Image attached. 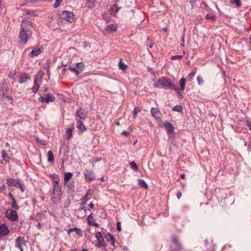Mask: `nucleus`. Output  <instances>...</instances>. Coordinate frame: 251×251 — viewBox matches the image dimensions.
I'll list each match as a JSON object with an SVG mask.
<instances>
[{
	"label": "nucleus",
	"instance_id": "nucleus-1",
	"mask_svg": "<svg viewBox=\"0 0 251 251\" xmlns=\"http://www.w3.org/2000/svg\"><path fill=\"white\" fill-rule=\"evenodd\" d=\"M32 23L27 20H24L19 33L20 42L25 44L31 35Z\"/></svg>",
	"mask_w": 251,
	"mask_h": 251
},
{
	"label": "nucleus",
	"instance_id": "nucleus-2",
	"mask_svg": "<svg viewBox=\"0 0 251 251\" xmlns=\"http://www.w3.org/2000/svg\"><path fill=\"white\" fill-rule=\"evenodd\" d=\"M153 87L158 88H164L165 89H172L179 93V88L173 84L169 79L166 77H162L157 80L153 84Z\"/></svg>",
	"mask_w": 251,
	"mask_h": 251
},
{
	"label": "nucleus",
	"instance_id": "nucleus-3",
	"mask_svg": "<svg viewBox=\"0 0 251 251\" xmlns=\"http://www.w3.org/2000/svg\"><path fill=\"white\" fill-rule=\"evenodd\" d=\"M44 75V73L42 71H39L38 72V73L34 77V86L31 88L32 92L34 93H36L40 85V83L42 80V78Z\"/></svg>",
	"mask_w": 251,
	"mask_h": 251
},
{
	"label": "nucleus",
	"instance_id": "nucleus-4",
	"mask_svg": "<svg viewBox=\"0 0 251 251\" xmlns=\"http://www.w3.org/2000/svg\"><path fill=\"white\" fill-rule=\"evenodd\" d=\"M84 64L83 63L80 62L77 63H75L72 66H70L68 69L73 72L76 74V75L80 74L84 68Z\"/></svg>",
	"mask_w": 251,
	"mask_h": 251
},
{
	"label": "nucleus",
	"instance_id": "nucleus-5",
	"mask_svg": "<svg viewBox=\"0 0 251 251\" xmlns=\"http://www.w3.org/2000/svg\"><path fill=\"white\" fill-rule=\"evenodd\" d=\"M62 19L65 20L69 23H73L75 21V16L73 12L65 10L61 14Z\"/></svg>",
	"mask_w": 251,
	"mask_h": 251
},
{
	"label": "nucleus",
	"instance_id": "nucleus-6",
	"mask_svg": "<svg viewBox=\"0 0 251 251\" xmlns=\"http://www.w3.org/2000/svg\"><path fill=\"white\" fill-rule=\"evenodd\" d=\"M6 217L10 221L15 222L18 218V215L16 210L12 209H8L5 212Z\"/></svg>",
	"mask_w": 251,
	"mask_h": 251
},
{
	"label": "nucleus",
	"instance_id": "nucleus-7",
	"mask_svg": "<svg viewBox=\"0 0 251 251\" xmlns=\"http://www.w3.org/2000/svg\"><path fill=\"white\" fill-rule=\"evenodd\" d=\"M172 251H180L183 250L182 245L176 237L172 238V245L171 247Z\"/></svg>",
	"mask_w": 251,
	"mask_h": 251
},
{
	"label": "nucleus",
	"instance_id": "nucleus-8",
	"mask_svg": "<svg viewBox=\"0 0 251 251\" xmlns=\"http://www.w3.org/2000/svg\"><path fill=\"white\" fill-rule=\"evenodd\" d=\"M124 0H119L116 3L114 4L109 10V12L111 15H115L120 9L122 8V4L125 3Z\"/></svg>",
	"mask_w": 251,
	"mask_h": 251
},
{
	"label": "nucleus",
	"instance_id": "nucleus-9",
	"mask_svg": "<svg viewBox=\"0 0 251 251\" xmlns=\"http://www.w3.org/2000/svg\"><path fill=\"white\" fill-rule=\"evenodd\" d=\"M27 241L25 240L24 237H20L16 240L15 246L19 248L21 251H23V249L25 246Z\"/></svg>",
	"mask_w": 251,
	"mask_h": 251
},
{
	"label": "nucleus",
	"instance_id": "nucleus-10",
	"mask_svg": "<svg viewBox=\"0 0 251 251\" xmlns=\"http://www.w3.org/2000/svg\"><path fill=\"white\" fill-rule=\"evenodd\" d=\"M53 196L51 198L54 200H59L61 198V191L60 186H53V190L52 193Z\"/></svg>",
	"mask_w": 251,
	"mask_h": 251
},
{
	"label": "nucleus",
	"instance_id": "nucleus-11",
	"mask_svg": "<svg viewBox=\"0 0 251 251\" xmlns=\"http://www.w3.org/2000/svg\"><path fill=\"white\" fill-rule=\"evenodd\" d=\"M84 176L85 179L88 182H91L95 179V176L94 172L88 169L85 171Z\"/></svg>",
	"mask_w": 251,
	"mask_h": 251
},
{
	"label": "nucleus",
	"instance_id": "nucleus-12",
	"mask_svg": "<svg viewBox=\"0 0 251 251\" xmlns=\"http://www.w3.org/2000/svg\"><path fill=\"white\" fill-rule=\"evenodd\" d=\"M39 100L42 102L49 103L50 102H53L55 100V98L51 94L47 95V97H44L40 96L39 98Z\"/></svg>",
	"mask_w": 251,
	"mask_h": 251
},
{
	"label": "nucleus",
	"instance_id": "nucleus-13",
	"mask_svg": "<svg viewBox=\"0 0 251 251\" xmlns=\"http://www.w3.org/2000/svg\"><path fill=\"white\" fill-rule=\"evenodd\" d=\"M9 232V230L5 224L0 225V238L5 236Z\"/></svg>",
	"mask_w": 251,
	"mask_h": 251
},
{
	"label": "nucleus",
	"instance_id": "nucleus-14",
	"mask_svg": "<svg viewBox=\"0 0 251 251\" xmlns=\"http://www.w3.org/2000/svg\"><path fill=\"white\" fill-rule=\"evenodd\" d=\"M76 116L81 120H84L86 118V113L84 109L80 108L76 112Z\"/></svg>",
	"mask_w": 251,
	"mask_h": 251
},
{
	"label": "nucleus",
	"instance_id": "nucleus-15",
	"mask_svg": "<svg viewBox=\"0 0 251 251\" xmlns=\"http://www.w3.org/2000/svg\"><path fill=\"white\" fill-rule=\"evenodd\" d=\"M73 176V173H65L64 177V185L68 186V183L69 181L72 178Z\"/></svg>",
	"mask_w": 251,
	"mask_h": 251
},
{
	"label": "nucleus",
	"instance_id": "nucleus-16",
	"mask_svg": "<svg viewBox=\"0 0 251 251\" xmlns=\"http://www.w3.org/2000/svg\"><path fill=\"white\" fill-rule=\"evenodd\" d=\"M76 127L82 132L86 130L83 122L81 120H77L76 123Z\"/></svg>",
	"mask_w": 251,
	"mask_h": 251
},
{
	"label": "nucleus",
	"instance_id": "nucleus-17",
	"mask_svg": "<svg viewBox=\"0 0 251 251\" xmlns=\"http://www.w3.org/2000/svg\"><path fill=\"white\" fill-rule=\"evenodd\" d=\"M41 52V49L40 48H35L32 50L30 52L29 56L30 57H33L35 56L39 55Z\"/></svg>",
	"mask_w": 251,
	"mask_h": 251
},
{
	"label": "nucleus",
	"instance_id": "nucleus-18",
	"mask_svg": "<svg viewBox=\"0 0 251 251\" xmlns=\"http://www.w3.org/2000/svg\"><path fill=\"white\" fill-rule=\"evenodd\" d=\"M87 219L88 223L89 225H91L98 227H99V225L95 222V221L93 220V216L92 213L88 216Z\"/></svg>",
	"mask_w": 251,
	"mask_h": 251
},
{
	"label": "nucleus",
	"instance_id": "nucleus-19",
	"mask_svg": "<svg viewBox=\"0 0 251 251\" xmlns=\"http://www.w3.org/2000/svg\"><path fill=\"white\" fill-rule=\"evenodd\" d=\"M105 238L106 240V241L108 242H109L111 245H114L115 239L111 234H107L105 236Z\"/></svg>",
	"mask_w": 251,
	"mask_h": 251
},
{
	"label": "nucleus",
	"instance_id": "nucleus-20",
	"mask_svg": "<svg viewBox=\"0 0 251 251\" xmlns=\"http://www.w3.org/2000/svg\"><path fill=\"white\" fill-rule=\"evenodd\" d=\"M0 88L2 95L5 96L7 94L8 90L7 85L4 82H3L0 85Z\"/></svg>",
	"mask_w": 251,
	"mask_h": 251
},
{
	"label": "nucleus",
	"instance_id": "nucleus-21",
	"mask_svg": "<svg viewBox=\"0 0 251 251\" xmlns=\"http://www.w3.org/2000/svg\"><path fill=\"white\" fill-rule=\"evenodd\" d=\"M29 78V75L27 74H24L22 75L19 78V82L20 83H23L26 82Z\"/></svg>",
	"mask_w": 251,
	"mask_h": 251
},
{
	"label": "nucleus",
	"instance_id": "nucleus-22",
	"mask_svg": "<svg viewBox=\"0 0 251 251\" xmlns=\"http://www.w3.org/2000/svg\"><path fill=\"white\" fill-rule=\"evenodd\" d=\"M74 129V125H72L70 127L67 129L66 134V138L68 140H70L71 138Z\"/></svg>",
	"mask_w": 251,
	"mask_h": 251
},
{
	"label": "nucleus",
	"instance_id": "nucleus-23",
	"mask_svg": "<svg viewBox=\"0 0 251 251\" xmlns=\"http://www.w3.org/2000/svg\"><path fill=\"white\" fill-rule=\"evenodd\" d=\"M73 231L74 232L75 231L76 232L77 234L80 237L82 236V235L81 230L80 228H76V227H74V228H70V229H69L68 230V233L69 234H70L71 232H72Z\"/></svg>",
	"mask_w": 251,
	"mask_h": 251
},
{
	"label": "nucleus",
	"instance_id": "nucleus-24",
	"mask_svg": "<svg viewBox=\"0 0 251 251\" xmlns=\"http://www.w3.org/2000/svg\"><path fill=\"white\" fill-rule=\"evenodd\" d=\"M164 125L167 129L168 132L172 133L174 131V127L171 123L165 122Z\"/></svg>",
	"mask_w": 251,
	"mask_h": 251
},
{
	"label": "nucleus",
	"instance_id": "nucleus-25",
	"mask_svg": "<svg viewBox=\"0 0 251 251\" xmlns=\"http://www.w3.org/2000/svg\"><path fill=\"white\" fill-rule=\"evenodd\" d=\"M179 85H180V89L179 88V91H183L185 89V78L182 77L179 80Z\"/></svg>",
	"mask_w": 251,
	"mask_h": 251
},
{
	"label": "nucleus",
	"instance_id": "nucleus-26",
	"mask_svg": "<svg viewBox=\"0 0 251 251\" xmlns=\"http://www.w3.org/2000/svg\"><path fill=\"white\" fill-rule=\"evenodd\" d=\"M97 0H87L86 3L88 8H93L96 4Z\"/></svg>",
	"mask_w": 251,
	"mask_h": 251
},
{
	"label": "nucleus",
	"instance_id": "nucleus-27",
	"mask_svg": "<svg viewBox=\"0 0 251 251\" xmlns=\"http://www.w3.org/2000/svg\"><path fill=\"white\" fill-rule=\"evenodd\" d=\"M17 184H18L21 192H23L25 191V185L22 183V181L20 179H18L16 181Z\"/></svg>",
	"mask_w": 251,
	"mask_h": 251
},
{
	"label": "nucleus",
	"instance_id": "nucleus-28",
	"mask_svg": "<svg viewBox=\"0 0 251 251\" xmlns=\"http://www.w3.org/2000/svg\"><path fill=\"white\" fill-rule=\"evenodd\" d=\"M1 156L2 157V159L6 161V162H8L9 161V160L10 159V157H9L5 151L3 150L1 151Z\"/></svg>",
	"mask_w": 251,
	"mask_h": 251
},
{
	"label": "nucleus",
	"instance_id": "nucleus-29",
	"mask_svg": "<svg viewBox=\"0 0 251 251\" xmlns=\"http://www.w3.org/2000/svg\"><path fill=\"white\" fill-rule=\"evenodd\" d=\"M48 160L50 162H53L54 161V155L51 151L48 152Z\"/></svg>",
	"mask_w": 251,
	"mask_h": 251
},
{
	"label": "nucleus",
	"instance_id": "nucleus-30",
	"mask_svg": "<svg viewBox=\"0 0 251 251\" xmlns=\"http://www.w3.org/2000/svg\"><path fill=\"white\" fill-rule=\"evenodd\" d=\"M7 184L9 186H16L15 180L12 178H8L6 180Z\"/></svg>",
	"mask_w": 251,
	"mask_h": 251
},
{
	"label": "nucleus",
	"instance_id": "nucleus-31",
	"mask_svg": "<svg viewBox=\"0 0 251 251\" xmlns=\"http://www.w3.org/2000/svg\"><path fill=\"white\" fill-rule=\"evenodd\" d=\"M151 113L154 117L156 118L159 115V111L155 108H151Z\"/></svg>",
	"mask_w": 251,
	"mask_h": 251
},
{
	"label": "nucleus",
	"instance_id": "nucleus-32",
	"mask_svg": "<svg viewBox=\"0 0 251 251\" xmlns=\"http://www.w3.org/2000/svg\"><path fill=\"white\" fill-rule=\"evenodd\" d=\"M11 207L14 210H17L19 208V206L17 204L16 200H12L11 204Z\"/></svg>",
	"mask_w": 251,
	"mask_h": 251
},
{
	"label": "nucleus",
	"instance_id": "nucleus-33",
	"mask_svg": "<svg viewBox=\"0 0 251 251\" xmlns=\"http://www.w3.org/2000/svg\"><path fill=\"white\" fill-rule=\"evenodd\" d=\"M119 66L120 69L122 70H126L127 67V66L123 62L122 59H120Z\"/></svg>",
	"mask_w": 251,
	"mask_h": 251
},
{
	"label": "nucleus",
	"instance_id": "nucleus-34",
	"mask_svg": "<svg viewBox=\"0 0 251 251\" xmlns=\"http://www.w3.org/2000/svg\"><path fill=\"white\" fill-rule=\"evenodd\" d=\"M95 237L97 238L98 241H104L103 236L100 232H97L96 233Z\"/></svg>",
	"mask_w": 251,
	"mask_h": 251
},
{
	"label": "nucleus",
	"instance_id": "nucleus-35",
	"mask_svg": "<svg viewBox=\"0 0 251 251\" xmlns=\"http://www.w3.org/2000/svg\"><path fill=\"white\" fill-rule=\"evenodd\" d=\"M139 184L140 186L144 188L145 189H147L148 187L147 184L144 180L142 179H139Z\"/></svg>",
	"mask_w": 251,
	"mask_h": 251
},
{
	"label": "nucleus",
	"instance_id": "nucleus-36",
	"mask_svg": "<svg viewBox=\"0 0 251 251\" xmlns=\"http://www.w3.org/2000/svg\"><path fill=\"white\" fill-rule=\"evenodd\" d=\"M107 29L111 31H115L117 29V27L113 24H110L107 25Z\"/></svg>",
	"mask_w": 251,
	"mask_h": 251
},
{
	"label": "nucleus",
	"instance_id": "nucleus-37",
	"mask_svg": "<svg viewBox=\"0 0 251 251\" xmlns=\"http://www.w3.org/2000/svg\"><path fill=\"white\" fill-rule=\"evenodd\" d=\"M185 31H186V28H185V27H184V29H183V34H182V36L181 37V43L180 45H181V47H184V46L185 32Z\"/></svg>",
	"mask_w": 251,
	"mask_h": 251
},
{
	"label": "nucleus",
	"instance_id": "nucleus-38",
	"mask_svg": "<svg viewBox=\"0 0 251 251\" xmlns=\"http://www.w3.org/2000/svg\"><path fill=\"white\" fill-rule=\"evenodd\" d=\"M230 2L232 4H235L237 7L241 5L240 0H230Z\"/></svg>",
	"mask_w": 251,
	"mask_h": 251
},
{
	"label": "nucleus",
	"instance_id": "nucleus-39",
	"mask_svg": "<svg viewBox=\"0 0 251 251\" xmlns=\"http://www.w3.org/2000/svg\"><path fill=\"white\" fill-rule=\"evenodd\" d=\"M173 110L178 112H181L182 111V108L180 105H176L173 108Z\"/></svg>",
	"mask_w": 251,
	"mask_h": 251
},
{
	"label": "nucleus",
	"instance_id": "nucleus-40",
	"mask_svg": "<svg viewBox=\"0 0 251 251\" xmlns=\"http://www.w3.org/2000/svg\"><path fill=\"white\" fill-rule=\"evenodd\" d=\"M140 111H141V109L139 107H136L134 108V109L133 111V117L134 119L136 118L137 114L138 112H140Z\"/></svg>",
	"mask_w": 251,
	"mask_h": 251
},
{
	"label": "nucleus",
	"instance_id": "nucleus-41",
	"mask_svg": "<svg viewBox=\"0 0 251 251\" xmlns=\"http://www.w3.org/2000/svg\"><path fill=\"white\" fill-rule=\"evenodd\" d=\"M197 81L199 85H202L204 83V80L201 76H197Z\"/></svg>",
	"mask_w": 251,
	"mask_h": 251
},
{
	"label": "nucleus",
	"instance_id": "nucleus-42",
	"mask_svg": "<svg viewBox=\"0 0 251 251\" xmlns=\"http://www.w3.org/2000/svg\"><path fill=\"white\" fill-rule=\"evenodd\" d=\"M105 243L104 241H98V243L96 244L95 246L98 248H100L104 246Z\"/></svg>",
	"mask_w": 251,
	"mask_h": 251
},
{
	"label": "nucleus",
	"instance_id": "nucleus-43",
	"mask_svg": "<svg viewBox=\"0 0 251 251\" xmlns=\"http://www.w3.org/2000/svg\"><path fill=\"white\" fill-rule=\"evenodd\" d=\"M130 165L131 167L133 169H134L135 170H138V166H137L136 163L134 161H132L130 163Z\"/></svg>",
	"mask_w": 251,
	"mask_h": 251
},
{
	"label": "nucleus",
	"instance_id": "nucleus-44",
	"mask_svg": "<svg viewBox=\"0 0 251 251\" xmlns=\"http://www.w3.org/2000/svg\"><path fill=\"white\" fill-rule=\"evenodd\" d=\"M101 159V157H100V158L99 157H93L92 159H90V161L92 163H94L97 162V161L100 160Z\"/></svg>",
	"mask_w": 251,
	"mask_h": 251
},
{
	"label": "nucleus",
	"instance_id": "nucleus-45",
	"mask_svg": "<svg viewBox=\"0 0 251 251\" xmlns=\"http://www.w3.org/2000/svg\"><path fill=\"white\" fill-rule=\"evenodd\" d=\"M36 141L41 145H46V141L44 140L40 139L39 137H37L36 138Z\"/></svg>",
	"mask_w": 251,
	"mask_h": 251
},
{
	"label": "nucleus",
	"instance_id": "nucleus-46",
	"mask_svg": "<svg viewBox=\"0 0 251 251\" xmlns=\"http://www.w3.org/2000/svg\"><path fill=\"white\" fill-rule=\"evenodd\" d=\"M59 180H60V179L58 177H57L56 178H54V185L53 186H60V185H59Z\"/></svg>",
	"mask_w": 251,
	"mask_h": 251
},
{
	"label": "nucleus",
	"instance_id": "nucleus-47",
	"mask_svg": "<svg viewBox=\"0 0 251 251\" xmlns=\"http://www.w3.org/2000/svg\"><path fill=\"white\" fill-rule=\"evenodd\" d=\"M62 0H56L55 3H54V7L55 8L58 7L62 2Z\"/></svg>",
	"mask_w": 251,
	"mask_h": 251
},
{
	"label": "nucleus",
	"instance_id": "nucleus-48",
	"mask_svg": "<svg viewBox=\"0 0 251 251\" xmlns=\"http://www.w3.org/2000/svg\"><path fill=\"white\" fill-rule=\"evenodd\" d=\"M182 57V55H175V56H172V57H171V59H172V60L180 59H181Z\"/></svg>",
	"mask_w": 251,
	"mask_h": 251
},
{
	"label": "nucleus",
	"instance_id": "nucleus-49",
	"mask_svg": "<svg viewBox=\"0 0 251 251\" xmlns=\"http://www.w3.org/2000/svg\"><path fill=\"white\" fill-rule=\"evenodd\" d=\"M153 43L150 41L149 39L148 38L147 42V45L149 48H151L153 47Z\"/></svg>",
	"mask_w": 251,
	"mask_h": 251
},
{
	"label": "nucleus",
	"instance_id": "nucleus-50",
	"mask_svg": "<svg viewBox=\"0 0 251 251\" xmlns=\"http://www.w3.org/2000/svg\"><path fill=\"white\" fill-rule=\"evenodd\" d=\"M195 74L196 71H193L188 75V77L190 80H191V78L194 76Z\"/></svg>",
	"mask_w": 251,
	"mask_h": 251
},
{
	"label": "nucleus",
	"instance_id": "nucleus-51",
	"mask_svg": "<svg viewBox=\"0 0 251 251\" xmlns=\"http://www.w3.org/2000/svg\"><path fill=\"white\" fill-rule=\"evenodd\" d=\"M117 229L118 231H119L120 232L121 231V230H122L121 223L120 222H118L117 223Z\"/></svg>",
	"mask_w": 251,
	"mask_h": 251
},
{
	"label": "nucleus",
	"instance_id": "nucleus-52",
	"mask_svg": "<svg viewBox=\"0 0 251 251\" xmlns=\"http://www.w3.org/2000/svg\"><path fill=\"white\" fill-rule=\"evenodd\" d=\"M246 124L247 126L250 128V130H251V122L249 120H247Z\"/></svg>",
	"mask_w": 251,
	"mask_h": 251
},
{
	"label": "nucleus",
	"instance_id": "nucleus-53",
	"mask_svg": "<svg viewBox=\"0 0 251 251\" xmlns=\"http://www.w3.org/2000/svg\"><path fill=\"white\" fill-rule=\"evenodd\" d=\"M122 134L124 136L127 137L129 134V133L127 131H124L122 132Z\"/></svg>",
	"mask_w": 251,
	"mask_h": 251
},
{
	"label": "nucleus",
	"instance_id": "nucleus-54",
	"mask_svg": "<svg viewBox=\"0 0 251 251\" xmlns=\"http://www.w3.org/2000/svg\"><path fill=\"white\" fill-rule=\"evenodd\" d=\"M206 18L207 19H212L213 20H214L215 19V18L213 16L211 17L210 16L208 15H207L206 16Z\"/></svg>",
	"mask_w": 251,
	"mask_h": 251
},
{
	"label": "nucleus",
	"instance_id": "nucleus-55",
	"mask_svg": "<svg viewBox=\"0 0 251 251\" xmlns=\"http://www.w3.org/2000/svg\"><path fill=\"white\" fill-rule=\"evenodd\" d=\"M9 196L10 198L12 199V200H15V199L14 198V197L12 196V195L11 193H9Z\"/></svg>",
	"mask_w": 251,
	"mask_h": 251
},
{
	"label": "nucleus",
	"instance_id": "nucleus-56",
	"mask_svg": "<svg viewBox=\"0 0 251 251\" xmlns=\"http://www.w3.org/2000/svg\"><path fill=\"white\" fill-rule=\"evenodd\" d=\"M176 197L178 199H179L181 197V194L180 193H178L176 195Z\"/></svg>",
	"mask_w": 251,
	"mask_h": 251
},
{
	"label": "nucleus",
	"instance_id": "nucleus-57",
	"mask_svg": "<svg viewBox=\"0 0 251 251\" xmlns=\"http://www.w3.org/2000/svg\"><path fill=\"white\" fill-rule=\"evenodd\" d=\"M89 206L91 208H94V204L93 203V202H91L89 204Z\"/></svg>",
	"mask_w": 251,
	"mask_h": 251
},
{
	"label": "nucleus",
	"instance_id": "nucleus-58",
	"mask_svg": "<svg viewBox=\"0 0 251 251\" xmlns=\"http://www.w3.org/2000/svg\"><path fill=\"white\" fill-rule=\"evenodd\" d=\"M6 98L9 100H12V98L11 96H6V95L4 96Z\"/></svg>",
	"mask_w": 251,
	"mask_h": 251
},
{
	"label": "nucleus",
	"instance_id": "nucleus-59",
	"mask_svg": "<svg viewBox=\"0 0 251 251\" xmlns=\"http://www.w3.org/2000/svg\"><path fill=\"white\" fill-rule=\"evenodd\" d=\"M185 176V175L184 174H181L180 176V177L181 178H184Z\"/></svg>",
	"mask_w": 251,
	"mask_h": 251
},
{
	"label": "nucleus",
	"instance_id": "nucleus-60",
	"mask_svg": "<svg viewBox=\"0 0 251 251\" xmlns=\"http://www.w3.org/2000/svg\"><path fill=\"white\" fill-rule=\"evenodd\" d=\"M83 199L84 200H86V201H87L88 199H87V195H85L84 197H83Z\"/></svg>",
	"mask_w": 251,
	"mask_h": 251
},
{
	"label": "nucleus",
	"instance_id": "nucleus-61",
	"mask_svg": "<svg viewBox=\"0 0 251 251\" xmlns=\"http://www.w3.org/2000/svg\"><path fill=\"white\" fill-rule=\"evenodd\" d=\"M100 180H101V181H104V177H101V178H100Z\"/></svg>",
	"mask_w": 251,
	"mask_h": 251
},
{
	"label": "nucleus",
	"instance_id": "nucleus-62",
	"mask_svg": "<svg viewBox=\"0 0 251 251\" xmlns=\"http://www.w3.org/2000/svg\"><path fill=\"white\" fill-rule=\"evenodd\" d=\"M82 251H88L86 249H83Z\"/></svg>",
	"mask_w": 251,
	"mask_h": 251
},
{
	"label": "nucleus",
	"instance_id": "nucleus-63",
	"mask_svg": "<svg viewBox=\"0 0 251 251\" xmlns=\"http://www.w3.org/2000/svg\"><path fill=\"white\" fill-rule=\"evenodd\" d=\"M66 70V68H64V69H63V71H65Z\"/></svg>",
	"mask_w": 251,
	"mask_h": 251
},
{
	"label": "nucleus",
	"instance_id": "nucleus-64",
	"mask_svg": "<svg viewBox=\"0 0 251 251\" xmlns=\"http://www.w3.org/2000/svg\"><path fill=\"white\" fill-rule=\"evenodd\" d=\"M71 251H77L76 250H72Z\"/></svg>",
	"mask_w": 251,
	"mask_h": 251
}]
</instances>
